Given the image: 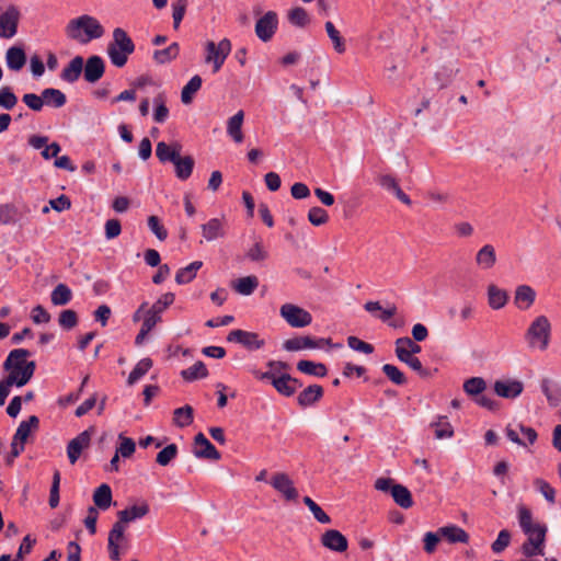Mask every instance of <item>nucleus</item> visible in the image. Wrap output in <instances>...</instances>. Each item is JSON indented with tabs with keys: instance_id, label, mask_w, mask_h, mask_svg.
Instances as JSON below:
<instances>
[{
	"instance_id": "f257e3e1",
	"label": "nucleus",
	"mask_w": 561,
	"mask_h": 561,
	"mask_svg": "<svg viewBox=\"0 0 561 561\" xmlns=\"http://www.w3.org/2000/svg\"><path fill=\"white\" fill-rule=\"evenodd\" d=\"M518 523L528 539L522 546V552L526 558L543 556V543L546 540V525L533 524V514L524 505L518 507Z\"/></svg>"
},
{
	"instance_id": "f03ea898",
	"label": "nucleus",
	"mask_w": 561,
	"mask_h": 561,
	"mask_svg": "<svg viewBox=\"0 0 561 561\" xmlns=\"http://www.w3.org/2000/svg\"><path fill=\"white\" fill-rule=\"evenodd\" d=\"M103 34L104 28L101 23L88 14L70 20L66 26L67 37L83 45L102 37Z\"/></svg>"
},
{
	"instance_id": "7ed1b4c3",
	"label": "nucleus",
	"mask_w": 561,
	"mask_h": 561,
	"mask_svg": "<svg viewBox=\"0 0 561 561\" xmlns=\"http://www.w3.org/2000/svg\"><path fill=\"white\" fill-rule=\"evenodd\" d=\"M30 356H32V353L28 350L14 348L9 353L7 359L2 365L3 370L9 373V375L5 378L18 388L27 385L30 380L33 378L36 370V363L34 360H30L28 364H24L21 367H15L11 362L18 357Z\"/></svg>"
},
{
	"instance_id": "20e7f679",
	"label": "nucleus",
	"mask_w": 561,
	"mask_h": 561,
	"mask_svg": "<svg viewBox=\"0 0 561 561\" xmlns=\"http://www.w3.org/2000/svg\"><path fill=\"white\" fill-rule=\"evenodd\" d=\"M106 51L111 62L117 68H123L128 61V56L135 51V44L125 30L116 27Z\"/></svg>"
},
{
	"instance_id": "39448f33",
	"label": "nucleus",
	"mask_w": 561,
	"mask_h": 561,
	"mask_svg": "<svg viewBox=\"0 0 561 561\" xmlns=\"http://www.w3.org/2000/svg\"><path fill=\"white\" fill-rule=\"evenodd\" d=\"M463 391L473 400L476 404L491 412L500 409L501 403L490 396L485 394L486 381L482 377H471L465 380Z\"/></svg>"
},
{
	"instance_id": "423d86ee",
	"label": "nucleus",
	"mask_w": 561,
	"mask_h": 561,
	"mask_svg": "<svg viewBox=\"0 0 561 561\" xmlns=\"http://www.w3.org/2000/svg\"><path fill=\"white\" fill-rule=\"evenodd\" d=\"M551 335V324L546 316H538L525 333L530 347L538 346L541 351L547 350Z\"/></svg>"
},
{
	"instance_id": "0eeeda50",
	"label": "nucleus",
	"mask_w": 561,
	"mask_h": 561,
	"mask_svg": "<svg viewBox=\"0 0 561 561\" xmlns=\"http://www.w3.org/2000/svg\"><path fill=\"white\" fill-rule=\"evenodd\" d=\"M231 51V42L228 38L221 39L218 44L213 41L206 43V62H213V72L219 71L226 58Z\"/></svg>"
},
{
	"instance_id": "6e6552de",
	"label": "nucleus",
	"mask_w": 561,
	"mask_h": 561,
	"mask_svg": "<svg viewBox=\"0 0 561 561\" xmlns=\"http://www.w3.org/2000/svg\"><path fill=\"white\" fill-rule=\"evenodd\" d=\"M279 313L291 328H305L312 322V316L309 311L293 304H284Z\"/></svg>"
},
{
	"instance_id": "1a4fd4ad",
	"label": "nucleus",
	"mask_w": 561,
	"mask_h": 561,
	"mask_svg": "<svg viewBox=\"0 0 561 561\" xmlns=\"http://www.w3.org/2000/svg\"><path fill=\"white\" fill-rule=\"evenodd\" d=\"M278 27V15L275 11H267L255 23V35L264 43L270 42Z\"/></svg>"
},
{
	"instance_id": "9d476101",
	"label": "nucleus",
	"mask_w": 561,
	"mask_h": 561,
	"mask_svg": "<svg viewBox=\"0 0 561 561\" xmlns=\"http://www.w3.org/2000/svg\"><path fill=\"white\" fill-rule=\"evenodd\" d=\"M227 341L241 344L250 352L257 351L265 345V341L255 332L236 329L229 332Z\"/></svg>"
},
{
	"instance_id": "9b49d317",
	"label": "nucleus",
	"mask_w": 561,
	"mask_h": 561,
	"mask_svg": "<svg viewBox=\"0 0 561 561\" xmlns=\"http://www.w3.org/2000/svg\"><path fill=\"white\" fill-rule=\"evenodd\" d=\"M21 13L19 9L11 4L0 14V37L11 38L18 32Z\"/></svg>"
},
{
	"instance_id": "f8f14e48",
	"label": "nucleus",
	"mask_w": 561,
	"mask_h": 561,
	"mask_svg": "<svg viewBox=\"0 0 561 561\" xmlns=\"http://www.w3.org/2000/svg\"><path fill=\"white\" fill-rule=\"evenodd\" d=\"M271 385L280 396L289 398L296 393L298 388L302 387V381L287 373L279 375L274 373Z\"/></svg>"
},
{
	"instance_id": "ddd939ff",
	"label": "nucleus",
	"mask_w": 561,
	"mask_h": 561,
	"mask_svg": "<svg viewBox=\"0 0 561 561\" xmlns=\"http://www.w3.org/2000/svg\"><path fill=\"white\" fill-rule=\"evenodd\" d=\"M270 484L280 493L286 501H296L299 496L293 480L287 473L277 472L273 474Z\"/></svg>"
},
{
	"instance_id": "4468645a",
	"label": "nucleus",
	"mask_w": 561,
	"mask_h": 561,
	"mask_svg": "<svg viewBox=\"0 0 561 561\" xmlns=\"http://www.w3.org/2000/svg\"><path fill=\"white\" fill-rule=\"evenodd\" d=\"M93 427H89L72 438L67 445V456L71 465H75L80 458L82 450L89 447Z\"/></svg>"
},
{
	"instance_id": "2eb2a0df",
	"label": "nucleus",
	"mask_w": 561,
	"mask_h": 561,
	"mask_svg": "<svg viewBox=\"0 0 561 561\" xmlns=\"http://www.w3.org/2000/svg\"><path fill=\"white\" fill-rule=\"evenodd\" d=\"M105 72V61L101 56L92 55L83 64V78L88 83L98 82Z\"/></svg>"
},
{
	"instance_id": "dca6fc26",
	"label": "nucleus",
	"mask_w": 561,
	"mask_h": 561,
	"mask_svg": "<svg viewBox=\"0 0 561 561\" xmlns=\"http://www.w3.org/2000/svg\"><path fill=\"white\" fill-rule=\"evenodd\" d=\"M194 445L193 454L198 459L219 460L221 458L220 453L203 433L195 435Z\"/></svg>"
},
{
	"instance_id": "f3484780",
	"label": "nucleus",
	"mask_w": 561,
	"mask_h": 561,
	"mask_svg": "<svg viewBox=\"0 0 561 561\" xmlns=\"http://www.w3.org/2000/svg\"><path fill=\"white\" fill-rule=\"evenodd\" d=\"M321 543L327 549L334 552H345L348 548L347 538L336 529H328L321 536Z\"/></svg>"
},
{
	"instance_id": "a211bd4d",
	"label": "nucleus",
	"mask_w": 561,
	"mask_h": 561,
	"mask_svg": "<svg viewBox=\"0 0 561 561\" xmlns=\"http://www.w3.org/2000/svg\"><path fill=\"white\" fill-rule=\"evenodd\" d=\"M524 385L516 379L496 380L494 382V392L504 399H515L522 394Z\"/></svg>"
},
{
	"instance_id": "6ab92c4d",
	"label": "nucleus",
	"mask_w": 561,
	"mask_h": 561,
	"mask_svg": "<svg viewBox=\"0 0 561 561\" xmlns=\"http://www.w3.org/2000/svg\"><path fill=\"white\" fill-rule=\"evenodd\" d=\"M173 293L163 294L149 309L146 310L144 320H154V327L161 321V313L174 302Z\"/></svg>"
},
{
	"instance_id": "aec40b11",
	"label": "nucleus",
	"mask_w": 561,
	"mask_h": 561,
	"mask_svg": "<svg viewBox=\"0 0 561 561\" xmlns=\"http://www.w3.org/2000/svg\"><path fill=\"white\" fill-rule=\"evenodd\" d=\"M536 300V291L529 285H519L515 289L514 304L519 310H528Z\"/></svg>"
},
{
	"instance_id": "412c9836",
	"label": "nucleus",
	"mask_w": 561,
	"mask_h": 561,
	"mask_svg": "<svg viewBox=\"0 0 561 561\" xmlns=\"http://www.w3.org/2000/svg\"><path fill=\"white\" fill-rule=\"evenodd\" d=\"M324 394L323 387L320 385H310L305 388L297 397V403L301 408L312 407L319 402Z\"/></svg>"
},
{
	"instance_id": "4be33fe9",
	"label": "nucleus",
	"mask_w": 561,
	"mask_h": 561,
	"mask_svg": "<svg viewBox=\"0 0 561 561\" xmlns=\"http://www.w3.org/2000/svg\"><path fill=\"white\" fill-rule=\"evenodd\" d=\"M182 150V145L178 141L168 145L164 141H159L156 147V156L161 163L171 162L179 158Z\"/></svg>"
},
{
	"instance_id": "5701e85b",
	"label": "nucleus",
	"mask_w": 561,
	"mask_h": 561,
	"mask_svg": "<svg viewBox=\"0 0 561 561\" xmlns=\"http://www.w3.org/2000/svg\"><path fill=\"white\" fill-rule=\"evenodd\" d=\"M150 511L149 504L147 502H142L140 505H131L126 507L125 510L117 512V519L121 523L127 525L128 523L135 522L145 517Z\"/></svg>"
},
{
	"instance_id": "b1692460",
	"label": "nucleus",
	"mask_w": 561,
	"mask_h": 561,
	"mask_svg": "<svg viewBox=\"0 0 561 561\" xmlns=\"http://www.w3.org/2000/svg\"><path fill=\"white\" fill-rule=\"evenodd\" d=\"M84 59L82 56L73 57L69 64L61 70L60 79L68 83H75L79 80L83 71Z\"/></svg>"
},
{
	"instance_id": "393cba45",
	"label": "nucleus",
	"mask_w": 561,
	"mask_h": 561,
	"mask_svg": "<svg viewBox=\"0 0 561 561\" xmlns=\"http://www.w3.org/2000/svg\"><path fill=\"white\" fill-rule=\"evenodd\" d=\"M396 355L398 359L404 364H407L410 368H412L414 371H416L421 377L427 378L432 374L430 369L424 368L421 360L408 353L407 347H396Z\"/></svg>"
},
{
	"instance_id": "a878e982",
	"label": "nucleus",
	"mask_w": 561,
	"mask_h": 561,
	"mask_svg": "<svg viewBox=\"0 0 561 561\" xmlns=\"http://www.w3.org/2000/svg\"><path fill=\"white\" fill-rule=\"evenodd\" d=\"M438 534L449 543H468L470 539L465 529L454 524L438 528Z\"/></svg>"
},
{
	"instance_id": "bb28decb",
	"label": "nucleus",
	"mask_w": 561,
	"mask_h": 561,
	"mask_svg": "<svg viewBox=\"0 0 561 561\" xmlns=\"http://www.w3.org/2000/svg\"><path fill=\"white\" fill-rule=\"evenodd\" d=\"M540 388L550 407L557 408L561 403V386L558 382L543 378Z\"/></svg>"
},
{
	"instance_id": "cd10ccee",
	"label": "nucleus",
	"mask_w": 561,
	"mask_h": 561,
	"mask_svg": "<svg viewBox=\"0 0 561 561\" xmlns=\"http://www.w3.org/2000/svg\"><path fill=\"white\" fill-rule=\"evenodd\" d=\"M94 507L101 511H106L113 501L112 489L107 483H102L93 492Z\"/></svg>"
},
{
	"instance_id": "c85d7f7f",
	"label": "nucleus",
	"mask_w": 561,
	"mask_h": 561,
	"mask_svg": "<svg viewBox=\"0 0 561 561\" xmlns=\"http://www.w3.org/2000/svg\"><path fill=\"white\" fill-rule=\"evenodd\" d=\"M173 165L176 178L181 181H185L193 173L195 160L192 156L181 157L180 154L179 158L173 161Z\"/></svg>"
},
{
	"instance_id": "c756f323",
	"label": "nucleus",
	"mask_w": 561,
	"mask_h": 561,
	"mask_svg": "<svg viewBox=\"0 0 561 561\" xmlns=\"http://www.w3.org/2000/svg\"><path fill=\"white\" fill-rule=\"evenodd\" d=\"M7 66L10 70L19 71L26 62V55L22 47L12 46L5 54Z\"/></svg>"
},
{
	"instance_id": "7c9ffc66",
	"label": "nucleus",
	"mask_w": 561,
	"mask_h": 561,
	"mask_svg": "<svg viewBox=\"0 0 561 561\" xmlns=\"http://www.w3.org/2000/svg\"><path fill=\"white\" fill-rule=\"evenodd\" d=\"M259 286V279L254 275L240 277L231 283V287L240 295L250 296Z\"/></svg>"
},
{
	"instance_id": "2f4dec72",
	"label": "nucleus",
	"mask_w": 561,
	"mask_h": 561,
	"mask_svg": "<svg viewBox=\"0 0 561 561\" xmlns=\"http://www.w3.org/2000/svg\"><path fill=\"white\" fill-rule=\"evenodd\" d=\"M507 300L508 294L506 290L501 289L493 284L488 286V302L492 309H502L507 304Z\"/></svg>"
},
{
	"instance_id": "473e14b6",
	"label": "nucleus",
	"mask_w": 561,
	"mask_h": 561,
	"mask_svg": "<svg viewBox=\"0 0 561 561\" xmlns=\"http://www.w3.org/2000/svg\"><path fill=\"white\" fill-rule=\"evenodd\" d=\"M477 264L483 268L489 270L494 266L496 262L495 249L492 244H484L476 255Z\"/></svg>"
},
{
	"instance_id": "72a5a7b5",
	"label": "nucleus",
	"mask_w": 561,
	"mask_h": 561,
	"mask_svg": "<svg viewBox=\"0 0 561 561\" xmlns=\"http://www.w3.org/2000/svg\"><path fill=\"white\" fill-rule=\"evenodd\" d=\"M243 118L244 113L240 110L228 119L227 133L237 144L243 141V134L241 130Z\"/></svg>"
},
{
	"instance_id": "f704fd0d",
	"label": "nucleus",
	"mask_w": 561,
	"mask_h": 561,
	"mask_svg": "<svg viewBox=\"0 0 561 561\" xmlns=\"http://www.w3.org/2000/svg\"><path fill=\"white\" fill-rule=\"evenodd\" d=\"M297 369L306 375L323 378L328 375V368L322 363H314L308 359H301L297 363Z\"/></svg>"
},
{
	"instance_id": "c9c22d12",
	"label": "nucleus",
	"mask_w": 561,
	"mask_h": 561,
	"mask_svg": "<svg viewBox=\"0 0 561 561\" xmlns=\"http://www.w3.org/2000/svg\"><path fill=\"white\" fill-rule=\"evenodd\" d=\"M194 421V409L185 404L173 411V423L179 428L190 426Z\"/></svg>"
},
{
	"instance_id": "e433bc0d",
	"label": "nucleus",
	"mask_w": 561,
	"mask_h": 561,
	"mask_svg": "<svg viewBox=\"0 0 561 561\" xmlns=\"http://www.w3.org/2000/svg\"><path fill=\"white\" fill-rule=\"evenodd\" d=\"M313 337L310 335L295 336L283 343V348L287 352H298L305 348H314Z\"/></svg>"
},
{
	"instance_id": "4c0bfd02",
	"label": "nucleus",
	"mask_w": 561,
	"mask_h": 561,
	"mask_svg": "<svg viewBox=\"0 0 561 561\" xmlns=\"http://www.w3.org/2000/svg\"><path fill=\"white\" fill-rule=\"evenodd\" d=\"M44 104L56 108L62 107L67 103L66 94L59 89L46 88L42 91Z\"/></svg>"
},
{
	"instance_id": "58836bf2",
	"label": "nucleus",
	"mask_w": 561,
	"mask_h": 561,
	"mask_svg": "<svg viewBox=\"0 0 561 561\" xmlns=\"http://www.w3.org/2000/svg\"><path fill=\"white\" fill-rule=\"evenodd\" d=\"M180 375L185 381L192 382L206 378L209 373L206 365L202 360H197L191 367L183 369Z\"/></svg>"
},
{
	"instance_id": "ea45409f",
	"label": "nucleus",
	"mask_w": 561,
	"mask_h": 561,
	"mask_svg": "<svg viewBox=\"0 0 561 561\" xmlns=\"http://www.w3.org/2000/svg\"><path fill=\"white\" fill-rule=\"evenodd\" d=\"M393 501L402 508H410L413 505V499L410 490L402 484H394L391 488Z\"/></svg>"
},
{
	"instance_id": "a19ab883",
	"label": "nucleus",
	"mask_w": 561,
	"mask_h": 561,
	"mask_svg": "<svg viewBox=\"0 0 561 561\" xmlns=\"http://www.w3.org/2000/svg\"><path fill=\"white\" fill-rule=\"evenodd\" d=\"M203 266L202 261H194L187 266L180 268L175 274V282L179 285L191 283L197 274V271Z\"/></svg>"
},
{
	"instance_id": "79ce46f5",
	"label": "nucleus",
	"mask_w": 561,
	"mask_h": 561,
	"mask_svg": "<svg viewBox=\"0 0 561 561\" xmlns=\"http://www.w3.org/2000/svg\"><path fill=\"white\" fill-rule=\"evenodd\" d=\"M430 426L434 428V435L437 439L450 438L454 435V428L446 415H438L437 420L432 422Z\"/></svg>"
},
{
	"instance_id": "37998d69",
	"label": "nucleus",
	"mask_w": 561,
	"mask_h": 561,
	"mask_svg": "<svg viewBox=\"0 0 561 561\" xmlns=\"http://www.w3.org/2000/svg\"><path fill=\"white\" fill-rule=\"evenodd\" d=\"M180 54V46L176 42L169 45L167 48L157 49L153 51V60L158 65H164L176 59Z\"/></svg>"
},
{
	"instance_id": "c03bdc74",
	"label": "nucleus",
	"mask_w": 561,
	"mask_h": 561,
	"mask_svg": "<svg viewBox=\"0 0 561 561\" xmlns=\"http://www.w3.org/2000/svg\"><path fill=\"white\" fill-rule=\"evenodd\" d=\"M153 366V362L149 357L140 359L133 370L129 373L127 378V385H135L141 377H144Z\"/></svg>"
},
{
	"instance_id": "a18cd8bd",
	"label": "nucleus",
	"mask_w": 561,
	"mask_h": 561,
	"mask_svg": "<svg viewBox=\"0 0 561 561\" xmlns=\"http://www.w3.org/2000/svg\"><path fill=\"white\" fill-rule=\"evenodd\" d=\"M203 237L207 241H214L220 237H224V229L220 219L211 218L206 224L202 225Z\"/></svg>"
},
{
	"instance_id": "49530a36",
	"label": "nucleus",
	"mask_w": 561,
	"mask_h": 561,
	"mask_svg": "<svg viewBox=\"0 0 561 561\" xmlns=\"http://www.w3.org/2000/svg\"><path fill=\"white\" fill-rule=\"evenodd\" d=\"M203 80L201 76H193L188 82L183 87L181 92V101L184 104H190L193 101L194 94L201 89Z\"/></svg>"
},
{
	"instance_id": "de8ad7c7",
	"label": "nucleus",
	"mask_w": 561,
	"mask_h": 561,
	"mask_svg": "<svg viewBox=\"0 0 561 561\" xmlns=\"http://www.w3.org/2000/svg\"><path fill=\"white\" fill-rule=\"evenodd\" d=\"M71 298L72 291L66 284H58L50 294V300L55 306H65Z\"/></svg>"
},
{
	"instance_id": "09e8293b",
	"label": "nucleus",
	"mask_w": 561,
	"mask_h": 561,
	"mask_svg": "<svg viewBox=\"0 0 561 561\" xmlns=\"http://www.w3.org/2000/svg\"><path fill=\"white\" fill-rule=\"evenodd\" d=\"M327 34L329 38L332 41L333 48L337 54H343L346 50V45L344 38L341 36L340 32L336 30L334 24L331 21H328L324 25Z\"/></svg>"
},
{
	"instance_id": "8fccbe9b",
	"label": "nucleus",
	"mask_w": 561,
	"mask_h": 561,
	"mask_svg": "<svg viewBox=\"0 0 561 561\" xmlns=\"http://www.w3.org/2000/svg\"><path fill=\"white\" fill-rule=\"evenodd\" d=\"M154 112L153 119L158 124H162L169 117V108L165 105V96L163 93H159L153 98Z\"/></svg>"
},
{
	"instance_id": "3c124183",
	"label": "nucleus",
	"mask_w": 561,
	"mask_h": 561,
	"mask_svg": "<svg viewBox=\"0 0 561 561\" xmlns=\"http://www.w3.org/2000/svg\"><path fill=\"white\" fill-rule=\"evenodd\" d=\"M178 445L174 443L169 444L157 454L156 462L159 466L167 467L178 457Z\"/></svg>"
},
{
	"instance_id": "603ef678",
	"label": "nucleus",
	"mask_w": 561,
	"mask_h": 561,
	"mask_svg": "<svg viewBox=\"0 0 561 561\" xmlns=\"http://www.w3.org/2000/svg\"><path fill=\"white\" fill-rule=\"evenodd\" d=\"M381 370L387 378L397 386H403L408 381L405 375L392 364H385L381 367Z\"/></svg>"
},
{
	"instance_id": "864d4df0",
	"label": "nucleus",
	"mask_w": 561,
	"mask_h": 561,
	"mask_svg": "<svg viewBox=\"0 0 561 561\" xmlns=\"http://www.w3.org/2000/svg\"><path fill=\"white\" fill-rule=\"evenodd\" d=\"M18 208L13 204L0 205V225H14L18 221Z\"/></svg>"
},
{
	"instance_id": "5fc2aeb1",
	"label": "nucleus",
	"mask_w": 561,
	"mask_h": 561,
	"mask_svg": "<svg viewBox=\"0 0 561 561\" xmlns=\"http://www.w3.org/2000/svg\"><path fill=\"white\" fill-rule=\"evenodd\" d=\"M304 504L313 514V517L321 524H330L331 517L309 496L304 497Z\"/></svg>"
},
{
	"instance_id": "6e6d98bb",
	"label": "nucleus",
	"mask_w": 561,
	"mask_h": 561,
	"mask_svg": "<svg viewBox=\"0 0 561 561\" xmlns=\"http://www.w3.org/2000/svg\"><path fill=\"white\" fill-rule=\"evenodd\" d=\"M288 21L298 27H305L309 23V15L301 7L291 9L288 13Z\"/></svg>"
},
{
	"instance_id": "4d7b16f0",
	"label": "nucleus",
	"mask_w": 561,
	"mask_h": 561,
	"mask_svg": "<svg viewBox=\"0 0 561 561\" xmlns=\"http://www.w3.org/2000/svg\"><path fill=\"white\" fill-rule=\"evenodd\" d=\"M119 446L116 449V453L121 455L123 458H129L134 455L136 450V443L133 438L126 437L123 434L118 435Z\"/></svg>"
},
{
	"instance_id": "13d9d810",
	"label": "nucleus",
	"mask_w": 561,
	"mask_h": 561,
	"mask_svg": "<svg viewBox=\"0 0 561 561\" xmlns=\"http://www.w3.org/2000/svg\"><path fill=\"white\" fill-rule=\"evenodd\" d=\"M60 479H61V477H60L59 470H55V472L53 474V481H51L49 500H48L49 506L51 508L57 507L59 504V501H60V495H59Z\"/></svg>"
},
{
	"instance_id": "bf43d9fd",
	"label": "nucleus",
	"mask_w": 561,
	"mask_h": 561,
	"mask_svg": "<svg viewBox=\"0 0 561 561\" xmlns=\"http://www.w3.org/2000/svg\"><path fill=\"white\" fill-rule=\"evenodd\" d=\"M58 323L64 330H71L78 324V314L72 309L62 310L58 318Z\"/></svg>"
},
{
	"instance_id": "052dcab7",
	"label": "nucleus",
	"mask_w": 561,
	"mask_h": 561,
	"mask_svg": "<svg viewBox=\"0 0 561 561\" xmlns=\"http://www.w3.org/2000/svg\"><path fill=\"white\" fill-rule=\"evenodd\" d=\"M458 71L459 69L454 67H442V69L435 73V79L438 83V88L443 89L447 87Z\"/></svg>"
},
{
	"instance_id": "680f3d73",
	"label": "nucleus",
	"mask_w": 561,
	"mask_h": 561,
	"mask_svg": "<svg viewBox=\"0 0 561 561\" xmlns=\"http://www.w3.org/2000/svg\"><path fill=\"white\" fill-rule=\"evenodd\" d=\"M18 103V96L14 94L10 87H2L0 89V107L4 110H12Z\"/></svg>"
},
{
	"instance_id": "e2e57ef3",
	"label": "nucleus",
	"mask_w": 561,
	"mask_h": 561,
	"mask_svg": "<svg viewBox=\"0 0 561 561\" xmlns=\"http://www.w3.org/2000/svg\"><path fill=\"white\" fill-rule=\"evenodd\" d=\"M125 530L126 525L124 523H121V520H116L110 533L107 538V543H118L125 540Z\"/></svg>"
},
{
	"instance_id": "0e129e2a",
	"label": "nucleus",
	"mask_w": 561,
	"mask_h": 561,
	"mask_svg": "<svg viewBox=\"0 0 561 561\" xmlns=\"http://www.w3.org/2000/svg\"><path fill=\"white\" fill-rule=\"evenodd\" d=\"M534 484L550 504L556 503V490L550 485V483L543 479L537 478L534 481Z\"/></svg>"
},
{
	"instance_id": "69168bd1",
	"label": "nucleus",
	"mask_w": 561,
	"mask_h": 561,
	"mask_svg": "<svg viewBox=\"0 0 561 561\" xmlns=\"http://www.w3.org/2000/svg\"><path fill=\"white\" fill-rule=\"evenodd\" d=\"M308 220L313 226H321L328 222V211L319 206L311 207L308 213Z\"/></svg>"
},
{
	"instance_id": "338daca9",
	"label": "nucleus",
	"mask_w": 561,
	"mask_h": 561,
	"mask_svg": "<svg viewBox=\"0 0 561 561\" xmlns=\"http://www.w3.org/2000/svg\"><path fill=\"white\" fill-rule=\"evenodd\" d=\"M511 542V533L507 529H502L497 538L492 542L491 549L494 553H501L508 547Z\"/></svg>"
},
{
	"instance_id": "774afa93",
	"label": "nucleus",
	"mask_w": 561,
	"mask_h": 561,
	"mask_svg": "<svg viewBox=\"0 0 561 561\" xmlns=\"http://www.w3.org/2000/svg\"><path fill=\"white\" fill-rule=\"evenodd\" d=\"M148 227L160 241H164L168 238V231L157 216L148 217Z\"/></svg>"
}]
</instances>
